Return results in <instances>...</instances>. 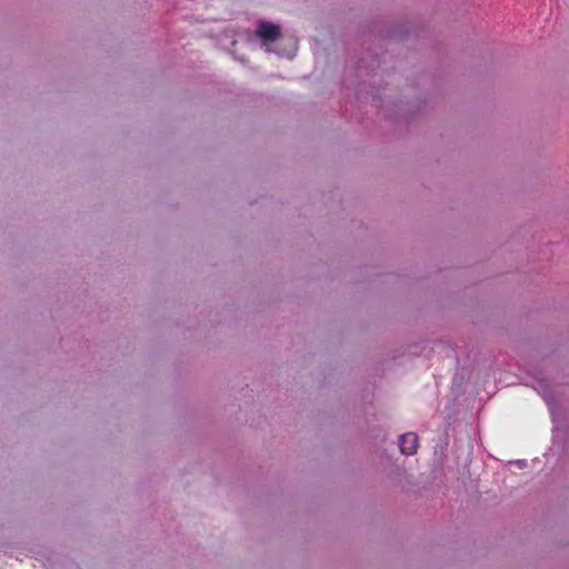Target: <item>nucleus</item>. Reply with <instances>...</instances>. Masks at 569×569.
I'll list each match as a JSON object with an SVG mask.
<instances>
[{"label":"nucleus","instance_id":"obj_3","mask_svg":"<svg viewBox=\"0 0 569 569\" xmlns=\"http://www.w3.org/2000/svg\"><path fill=\"white\" fill-rule=\"evenodd\" d=\"M517 465H519L520 467H525L527 465V461L526 460H518Z\"/></svg>","mask_w":569,"mask_h":569},{"label":"nucleus","instance_id":"obj_2","mask_svg":"<svg viewBox=\"0 0 569 569\" xmlns=\"http://www.w3.org/2000/svg\"><path fill=\"white\" fill-rule=\"evenodd\" d=\"M399 448L403 455H413L418 448V436L415 432H407L400 436Z\"/></svg>","mask_w":569,"mask_h":569},{"label":"nucleus","instance_id":"obj_4","mask_svg":"<svg viewBox=\"0 0 569 569\" xmlns=\"http://www.w3.org/2000/svg\"><path fill=\"white\" fill-rule=\"evenodd\" d=\"M543 399H545L547 402L549 401V400H548L547 395H543Z\"/></svg>","mask_w":569,"mask_h":569},{"label":"nucleus","instance_id":"obj_1","mask_svg":"<svg viewBox=\"0 0 569 569\" xmlns=\"http://www.w3.org/2000/svg\"><path fill=\"white\" fill-rule=\"evenodd\" d=\"M258 37L267 42H273L280 37V29L271 22H261L257 29Z\"/></svg>","mask_w":569,"mask_h":569}]
</instances>
